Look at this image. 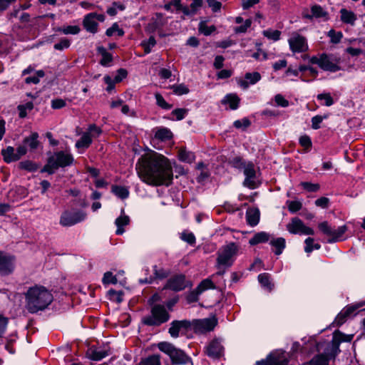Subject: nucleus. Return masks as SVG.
Segmentation results:
<instances>
[{
	"label": "nucleus",
	"mask_w": 365,
	"mask_h": 365,
	"mask_svg": "<svg viewBox=\"0 0 365 365\" xmlns=\"http://www.w3.org/2000/svg\"><path fill=\"white\" fill-rule=\"evenodd\" d=\"M240 98L236 94H227L222 100V103L224 105L228 104L230 108L236 110L239 106Z\"/></svg>",
	"instance_id": "nucleus-30"
},
{
	"label": "nucleus",
	"mask_w": 365,
	"mask_h": 365,
	"mask_svg": "<svg viewBox=\"0 0 365 365\" xmlns=\"http://www.w3.org/2000/svg\"><path fill=\"white\" fill-rule=\"evenodd\" d=\"M287 230L292 234L302 233L311 235L314 234L313 229L305 226L302 220L298 217L292 219L291 222L287 225Z\"/></svg>",
	"instance_id": "nucleus-17"
},
{
	"label": "nucleus",
	"mask_w": 365,
	"mask_h": 365,
	"mask_svg": "<svg viewBox=\"0 0 365 365\" xmlns=\"http://www.w3.org/2000/svg\"><path fill=\"white\" fill-rule=\"evenodd\" d=\"M364 305H365V302H360V303L354 304V305L346 307V309H344L343 311L345 313L344 314L346 315L348 317L351 314H353L357 309L363 307Z\"/></svg>",
	"instance_id": "nucleus-60"
},
{
	"label": "nucleus",
	"mask_w": 365,
	"mask_h": 365,
	"mask_svg": "<svg viewBox=\"0 0 365 365\" xmlns=\"http://www.w3.org/2000/svg\"><path fill=\"white\" fill-rule=\"evenodd\" d=\"M258 280L263 287H266L269 290L272 289L274 285L271 284L269 281V276L267 273L260 274L258 276Z\"/></svg>",
	"instance_id": "nucleus-44"
},
{
	"label": "nucleus",
	"mask_w": 365,
	"mask_h": 365,
	"mask_svg": "<svg viewBox=\"0 0 365 365\" xmlns=\"http://www.w3.org/2000/svg\"><path fill=\"white\" fill-rule=\"evenodd\" d=\"M286 241L283 237H278L272 239L270 241V245L274 247V254L279 255L282 253L283 250L285 248Z\"/></svg>",
	"instance_id": "nucleus-32"
},
{
	"label": "nucleus",
	"mask_w": 365,
	"mask_h": 365,
	"mask_svg": "<svg viewBox=\"0 0 365 365\" xmlns=\"http://www.w3.org/2000/svg\"><path fill=\"white\" fill-rule=\"evenodd\" d=\"M274 101L277 106L282 108H287L289 105V101L282 94H277L274 96Z\"/></svg>",
	"instance_id": "nucleus-55"
},
{
	"label": "nucleus",
	"mask_w": 365,
	"mask_h": 365,
	"mask_svg": "<svg viewBox=\"0 0 365 365\" xmlns=\"http://www.w3.org/2000/svg\"><path fill=\"white\" fill-rule=\"evenodd\" d=\"M238 251V246L235 242H230L222 247L220 252H218L217 262L218 267L223 265L229 267L232 264V257L235 256Z\"/></svg>",
	"instance_id": "nucleus-8"
},
{
	"label": "nucleus",
	"mask_w": 365,
	"mask_h": 365,
	"mask_svg": "<svg viewBox=\"0 0 365 365\" xmlns=\"http://www.w3.org/2000/svg\"><path fill=\"white\" fill-rule=\"evenodd\" d=\"M87 356L94 361H99L108 355V352L104 350H97L89 349L86 352Z\"/></svg>",
	"instance_id": "nucleus-33"
},
{
	"label": "nucleus",
	"mask_w": 365,
	"mask_h": 365,
	"mask_svg": "<svg viewBox=\"0 0 365 365\" xmlns=\"http://www.w3.org/2000/svg\"><path fill=\"white\" fill-rule=\"evenodd\" d=\"M197 288L199 290H200L201 292H202L203 291H205L209 288L214 289V288H215V286L214 283L212 282V280H210L209 279H206L202 280L198 284Z\"/></svg>",
	"instance_id": "nucleus-51"
},
{
	"label": "nucleus",
	"mask_w": 365,
	"mask_h": 365,
	"mask_svg": "<svg viewBox=\"0 0 365 365\" xmlns=\"http://www.w3.org/2000/svg\"><path fill=\"white\" fill-rule=\"evenodd\" d=\"M19 165L21 168L29 171H34L37 169L36 165L30 160L22 161Z\"/></svg>",
	"instance_id": "nucleus-59"
},
{
	"label": "nucleus",
	"mask_w": 365,
	"mask_h": 365,
	"mask_svg": "<svg viewBox=\"0 0 365 365\" xmlns=\"http://www.w3.org/2000/svg\"><path fill=\"white\" fill-rule=\"evenodd\" d=\"M329 352H330V349L327 347L324 353L313 356L308 362L309 365H329V360L335 359V357H330Z\"/></svg>",
	"instance_id": "nucleus-21"
},
{
	"label": "nucleus",
	"mask_w": 365,
	"mask_h": 365,
	"mask_svg": "<svg viewBox=\"0 0 365 365\" xmlns=\"http://www.w3.org/2000/svg\"><path fill=\"white\" fill-rule=\"evenodd\" d=\"M103 282V284H115L118 282V280L116 277L114 276L111 272H107L104 274Z\"/></svg>",
	"instance_id": "nucleus-54"
},
{
	"label": "nucleus",
	"mask_w": 365,
	"mask_h": 365,
	"mask_svg": "<svg viewBox=\"0 0 365 365\" xmlns=\"http://www.w3.org/2000/svg\"><path fill=\"white\" fill-rule=\"evenodd\" d=\"M170 314L163 305L155 304L151 307L150 314L142 319L143 324L150 327H159L170 319Z\"/></svg>",
	"instance_id": "nucleus-5"
},
{
	"label": "nucleus",
	"mask_w": 365,
	"mask_h": 365,
	"mask_svg": "<svg viewBox=\"0 0 365 365\" xmlns=\"http://www.w3.org/2000/svg\"><path fill=\"white\" fill-rule=\"evenodd\" d=\"M310 63L317 64L322 70L329 72H336L341 69L339 61L331 55L322 53L319 56H314L310 58Z\"/></svg>",
	"instance_id": "nucleus-7"
},
{
	"label": "nucleus",
	"mask_w": 365,
	"mask_h": 365,
	"mask_svg": "<svg viewBox=\"0 0 365 365\" xmlns=\"http://www.w3.org/2000/svg\"><path fill=\"white\" fill-rule=\"evenodd\" d=\"M261 75L258 72L247 73L243 80H240L238 83L243 89H247L250 85H254L259 81Z\"/></svg>",
	"instance_id": "nucleus-22"
},
{
	"label": "nucleus",
	"mask_w": 365,
	"mask_h": 365,
	"mask_svg": "<svg viewBox=\"0 0 365 365\" xmlns=\"http://www.w3.org/2000/svg\"><path fill=\"white\" fill-rule=\"evenodd\" d=\"M270 239V235L265 232H260L256 233L253 237H252L249 243L250 245H256L259 243L267 242Z\"/></svg>",
	"instance_id": "nucleus-31"
},
{
	"label": "nucleus",
	"mask_w": 365,
	"mask_h": 365,
	"mask_svg": "<svg viewBox=\"0 0 365 365\" xmlns=\"http://www.w3.org/2000/svg\"><path fill=\"white\" fill-rule=\"evenodd\" d=\"M105 21V16L102 14L89 13L84 16L83 25L84 29L92 34L98 31V21Z\"/></svg>",
	"instance_id": "nucleus-14"
},
{
	"label": "nucleus",
	"mask_w": 365,
	"mask_h": 365,
	"mask_svg": "<svg viewBox=\"0 0 365 365\" xmlns=\"http://www.w3.org/2000/svg\"><path fill=\"white\" fill-rule=\"evenodd\" d=\"M251 25L252 20L246 19L242 25L235 27L234 29V31L236 34H243L247 31V29L251 26Z\"/></svg>",
	"instance_id": "nucleus-53"
},
{
	"label": "nucleus",
	"mask_w": 365,
	"mask_h": 365,
	"mask_svg": "<svg viewBox=\"0 0 365 365\" xmlns=\"http://www.w3.org/2000/svg\"><path fill=\"white\" fill-rule=\"evenodd\" d=\"M136 170L144 182H148L150 180L151 182H163L170 181L173 178L170 162L163 155L140 158Z\"/></svg>",
	"instance_id": "nucleus-1"
},
{
	"label": "nucleus",
	"mask_w": 365,
	"mask_h": 365,
	"mask_svg": "<svg viewBox=\"0 0 365 365\" xmlns=\"http://www.w3.org/2000/svg\"><path fill=\"white\" fill-rule=\"evenodd\" d=\"M178 159L186 163H192L195 160V155L193 152L187 150L185 148H180L178 151Z\"/></svg>",
	"instance_id": "nucleus-29"
},
{
	"label": "nucleus",
	"mask_w": 365,
	"mask_h": 365,
	"mask_svg": "<svg viewBox=\"0 0 365 365\" xmlns=\"http://www.w3.org/2000/svg\"><path fill=\"white\" fill-rule=\"evenodd\" d=\"M281 34L280 31L272 29H268L262 31V34L264 37L274 41H277L280 39Z\"/></svg>",
	"instance_id": "nucleus-35"
},
{
	"label": "nucleus",
	"mask_w": 365,
	"mask_h": 365,
	"mask_svg": "<svg viewBox=\"0 0 365 365\" xmlns=\"http://www.w3.org/2000/svg\"><path fill=\"white\" fill-rule=\"evenodd\" d=\"M115 34H117L118 36H123L124 35V31L122 29L119 28V26L117 23H114L110 28H108L106 34L108 36H112Z\"/></svg>",
	"instance_id": "nucleus-43"
},
{
	"label": "nucleus",
	"mask_w": 365,
	"mask_h": 365,
	"mask_svg": "<svg viewBox=\"0 0 365 365\" xmlns=\"http://www.w3.org/2000/svg\"><path fill=\"white\" fill-rule=\"evenodd\" d=\"M223 346L217 339H215L210 342L206 349L207 354L213 359H218L223 354Z\"/></svg>",
	"instance_id": "nucleus-19"
},
{
	"label": "nucleus",
	"mask_w": 365,
	"mask_h": 365,
	"mask_svg": "<svg viewBox=\"0 0 365 365\" xmlns=\"http://www.w3.org/2000/svg\"><path fill=\"white\" fill-rule=\"evenodd\" d=\"M103 133L102 129L96 124L88 125L87 130L83 132L81 138L76 142L75 147L83 153L93 143V138H98Z\"/></svg>",
	"instance_id": "nucleus-6"
},
{
	"label": "nucleus",
	"mask_w": 365,
	"mask_h": 365,
	"mask_svg": "<svg viewBox=\"0 0 365 365\" xmlns=\"http://www.w3.org/2000/svg\"><path fill=\"white\" fill-rule=\"evenodd\" d=\"M191 328V323L190 321L188 320H182V321H178L175 320L173 321L171 324L170 327L169 329V334L173 337H178L179 336V332L181 329H184L185 330H187Z\"/></svg>",
	"instance_id": "nucleus-20"
},
{
	"label": "nucleus",
	"mask_w": 365,
	"mask_h": 365,
	"mask_svg": "<svg viewBox=\"0 0 365 365\" xmlns=\"http://www.w3.org/2000/svg\"><path fill=\"white\" fill-rule=\"evenodd\" d=\"M66 106V101L61 98H56L51 101L53 109H61Z\"/></svg>",
	"instance_id": "nucleus-61"
},
{
	"label": "nucleus",
	"mask_w": 365,
	"mask_h": 365,
	"mask_svg": "<svg viewBox=\"0 0 365 365\" xmlns=\"http://www.w3.org/2000/svg\"><path fill=\"white\" fill-rule=\"evenodd\" d=\"M14 257L0 251V274L8 275L14 269Z\"/></svg>",
	"instance_id": "nucleus-18"
},
{
	"label": "nucleus",
	"mask_w": 365,
	"mask_h": 365,
	"mask_svg": "<svg viewBox=\"0 0 365 365\" xmlns=\"http://www.w3.org/2000/svg\"><path fill=\"white\" fill-rule=\"evenodd\" d=\"M255 365H288V360L287 359H284L277 361L274 360L272 362L267 360H262L257 361Z\"/></svg>",
	"instance_id": "nucleus-49"
},
{
	"label": "nucleus",
	"mask_w": 365,
	"mask_h": 365,
	"mask_svg": "<svg viewBox=\"0 0 365 365\" xmlns=\"http://www.w3.org/2000/svg\"><path fill=\"white\" fill-rule=\"evenodd\" d=\"M189 285L186 280L185 275L175 274L170 277L166 282L164 289H170L174 292H180L185 289Z\"/></svg>",
	"instance_id": "nucleus-15"
},
{
	"label": "nucleus",
	"mask_w": 365,
	"mask_h": 365,
	"mask_svg": "<svg viewBox=\"0 0 365 365\" xmlns=\"http://www.w3.org/2000/svg\"><path fill=\"white\" fill-rule=\"evenodd\" d=\"M155 138L161 141H167L173 138V133L168 128H158L155 133Z\"/></svg>",
	"instance_id": "nucleus-28"
},
{
	"label": "nucleus",
	"mask_w": 365,
	"mask_h": 365,
	"mask_svg": "<svg viewBox=\"0 0 365 365\" xmlns=\"http://www.w3.org/2000/svg\"><path fill=\"white\" fill-rule=\"evenodd\" d=\"M354 337L353 334H345L339 330L333 333V338L331 343L327 346L330 349L329 352L330 357H336L340 352L339 345L341 342H350Z\"/></svg>",
	"instance_id": "nucleus-9"
},
{
	"label": "nucleus",
	"mask_w": 365,
	"mask_h": 365,
	"mask_svg": "<svg viewBox=\"0 0 365 365\" xmlns=\"http://www.w3.org/2000/svg\"><path fill=\"white\" fill-rule=\"evenodd\" d=\"M247 163V162L244 161L240 157H235L229 162L232 167L242 170Z\"/></svg>",
	"instance_id": "nucleus-46"
},
{
	"label": "nucleus",
	"mask_w": 365,
	"mask_h": 365,
	"mask_svg": "<svg viewBox=\"0 0 365 365\" xmlns=\"http://www.w3.org/2000/svg\"><path fill=\"white\" fill-rule=\"evenodd\" d=\"M173 92L178 96L187 94L189 93V88L183 83L174 85L172 86Z\"/></svg>",
	"instance_id": "nucleus-47"
},
{
	"label": "nucleus",
	"mask_w": 365,
	"mask_h": 365,
	"mask_svg": "<svg viewBox=\"0 0 365 365\" xmlns=\"http://www.w3.org/2000/svg\"><path fill=\"white\" fill-rule=\"evenodd\" d=\"M247 222L250 226H255L259 221V211L257 208L248 209L246 212Z\"/></svg>",
	"instance_id": "nucleus-26"
},
{
	"label": "nucleus",
	"mask_w": 365,
	"mask_h": 365,
	"mask_svg": "<svg viewBox=\"0 0 365 365\" xmlns=\"http://www.w3.org/2000/svg\"><path fill=\"white\" fill-rule=\"evenodd\" d=\"M98 50L102 55V58L100 62L101 64L103 66H108L113 60L111 54L103 47H99Z\"/></svg>",
	"instance_id": "nucleus-36"
},
{
	"label": "nucleus",
	"mask_w": 365,
	"mask_h": 365,
	"mask_svg": "<svg viewBox=\"0 0 365 365\" xmlns=\"http://www.w3.org/2000/svg\"><path fill=\"white\" fill-rule=\"evenodd\" d=\"M26 308L29 313L34 314L44 310L53 302L52 294L44 287L36 285L30 287L24 294Z\"/></svg>",
	"instance_id": "nucleus-2"
},
{
	"label": "nucleus",
	"mask_w": 365,
	"mask_h": 365,
	"mask_svg": "<svg viewBox=\"0 0 365 365\" xmlns=\"http://www.w3.org/2000/svg\"><path fill=\"white\" fill-rule=\"evenodd\" d=\"M234 126L238 129H246L250 125V121L247 118L237 120L233 123Z\"/></svg>",
	"instance_id": "nucleus-57"
},
{
	"label": "nucleus",
	"mask_w": 365,
	"mask_h": 365,
	"mask_svg": "<svg viewBox=\"0 0 365 365\" xmlns=\"http://www.w3.org/2000/svg\"><path fill=\"white\" fill-rule=\"evenodd\" d=\"M314 238L308 237L305 240L306 246L304 247V251L307 253L312 252L314 249L319 250L321 247V245L319 243H314Z\"/></svg>",
	"instance_id": "nucleus-45"
},
{
	"label": "nucleus",
	"mask_w": 365,
	"mask_h": 365,
	"mask_svg": "<svg viewBox=\"0 0 365 365\" xmlns=\"http://www.w3.org/2000/svg\"><path fill=\"white\" fill-rule=\"evenodd\" d=\"M26 153L27 148H26L25 145H19L16 149L12 146H8L1 150L4 160L7 163L19 160Z\"/></svg>",
	"instance_id": "nucleus-13"
},
{
	"label": "nucleus",
	"mask_w": 365,
	"mask_h": 365,
	"mask_svg": "<svg viewBox=\"0 0 365 365\" xmlns=\"http://www.w3.org/2000/svg\"><path fill=\"white\" fill-rule=\"evenodd\" d=\"M202 0H192L190 5V8L194 14H196L197 11L202 6Z\"/></svg>",
	"instance_id": "nucleus-64"
},
{
	"label": "nucleus",
	"mask_w": 365,
	"mask_h": 365,
	"mask_svg": "<svg viewBox=\"0 0 365 365\" xmlns=\"http://www.w3.org/2000/svg\"><path fill=\"white\" fill-rule=\"evenodd\" d=\"M155 45L156 40L153 36H150L148 40H144L141 42V46L143 47L145 54L150 53Z\"/></svg>",
	"instance_id": "nucleus-37"
},
{
	"label": "nucleus",
	"mask_w": 365,
	"mask_h": 365,
	"mask_svg": "<svg viewBox=\"0 0 365 365\" xmlns=\"http://www.w3.org/2000/svg\"><path fill=\"white\" fill-rule=\"evenodd\" d=\"M73 162V155L68 151H57L53 153L48 159L43 171L52 174L59 168L70 166Z\"/></svg>",
	"instance_id": "nucleus-4"
},
{
	"label": "nucleus",
	"mask_w": 365,
	"mask_h": 365,
	"mask_svg": "<svg viewBox=\"0 0 365 365\" xmlns=\"http://www.w3.org/2000/svg\"><path fill=\"white\" fill-rule=\"evenodd\" d=\"M317 99L324 101L323 105L326 106H331L334 104V100L330 93H321L317 96Z\"/></svg>",
	"instance_id": "nucleus-50"
},
{
	"label": "nucleus",
	"mask_w": 365,
	"mask_h": 365,
	"mask_svg": "<svg viewBox=\"0 0 365 365\" xmlns=\"http://www.w3.org/2000/svg\"><path fill=\"white\" fill-rule=\"evenodd\" d=\"M154 270V276L153 277L155 279H163L167 278L170 272L168 270H165L163 268L158 269L156 265L153 267Z\"/></svg>",
	"instance_id": "nucleus-42"
},
{
	"label": "nucleus",
	"mask_w": 365,
	"mask_h": 365,
	"mask_svg": "<svg viewBox=\"0 0 365 365\" xmlns=\"http://www.w3.org/2000/svg\"><path fill=\"white\" fill-rule=\"evenodd\" d=\"M202 292L197 287L186 296L187 302L190 304L198 301V297Z\"/></svg>",
	"instance_id": "nucleus-48"
},
{
	"label": "nucleus",
	"mask_w": 365,
	"mask_h": 365,
	"mask_svg": "<svg viewBox=\"0 0 365 365\" xmlns=\"http://www.w3.org/2000/svg\"><path fill=\"white\" fill-rule=\"evenodd\" d=\"M158 349L168 354L175 365H193L192 361L182 350L177 349L171 343L163 341L158 344Z\"/></svg>",
	"instance_id": "nucleus-3"
},
{
	"label": "nucleus",
	"mask_w": 365,
	"mask_h": 365,
	"mask_svg": "<svg viewBox=\"0 0 365 365\" xmlns=\"http://www.w3.org/2000/svg\"><path fill=\"white\" fill-rule=\"evenodd\" d=\"M207 4L211 8L213 12L220 11L222 7V4L217 0H207Z\"/></svg>",
	"instance_id": "nucleus-63"
},
{
	"label": "nucleus",
	"mask_w": 365,
	"mask_h": 365,
	"mask_svg": "<svg viewBox=\"0 0 365 365\" xmlns=\"http://www.w3.org/2000/svg\"><path fill=\"white\" fill-rule=\"evenodd\" d=\"M289 49L293 53H303L309 49L307 38L297 32H293L288 39Z\"/></svg>",
	"instance_id": "nucleus-10"
},
{
	"label": "nucleus",
	"mask_w": 365,
	"mask_h": 365,
	"mask_svg": "<svg viewBox=\"0 0 365 365\" xmlns=\"http://www.w3.org/2000/svg\"><path fill=\"white\" fill-rule=\"evenodd\" d=\"M86 217V213L82 210H78L73 213L65 211L61 217L60 223L63 226H72L83 221Z\"/></svg>",
	"instance_id": "nucleus-16"
},
{
	"label": "nucleus",
	"mask_w": 365,
	"mask_h": 365,
	"mask_svg": "<svg viewBox=\"0 0 365 365\" xmlns=\"http://www.w3.org/2000/svg\"><path fill=\"white\" fill-rule=\"evenodd\" d=\"M305 19H312L313 18L327 19L328 13L319 5L315 4L311 7V14H304Z\"/></svg>",
	"instance_id": "nucleus-23"
},
{
	"label": "nucleus",
	"mask_w": 365,
	"mask_h": 365,
	"mask_svg": "<svg viewBox=\"0 0 365 365\" xmlns=\"http://www.w3.org/2000/svg\"><path fill=\"white\" fill-rule=\"evenodd\" d=\"M341 21L347 24L354 25L356 21V15L351 11L346 9H341L340 10Z\"/></svg>",
	"instance_id": "nucleus-27"
},
{
	"label": "nucleus",
	"mask_w": 365,
	"mask_h": 365,
	"mask_svg": "<svg viewBox=\"0 0 365 365\" xmlns=\"http://www.w3.org/2000/svg\"><path fill=\"white\" fill-rule=\"evenodd\" d=\"M38 134L36 132L32 133L29 136L26 137L23 140V144L21 145H25V147H29L31 151L36 150L39 145V141L38 140Z\"/></svg>",
	"instance_id": "nucleus-25"
},
{
	"label": "nucleus",
	"mask_w": 365,
	"mask_h": 365,
	"mask_svg": "<svg viewBox=\"0 0 365 365\" xmlns=\"http://www.w3.org/2000/svg\"><path fill=\"white\" fill-rule=\"evenodd\" d=\"M200 31L205 36L210 35L213 31H215V26H208L205 24L200 23L199 26Z\"/></svg>",
	"instance_id": "nucleus-58"
},
{
	"label": "nucleus",
	"mask_w": 365,
	"mask_h": 365,
	"mask_svg": "<svg viewBox=\"0 0 365 365\" xmlns=\"http://www.w3.org/2000/svg\"><path fill=\"white\" fill-rule=\"evenodd\" d=\"M190 323L195 332L204 333L214 329L217 324V319L213 316L203 319H194Z\"/></svg>",
	"instance_id": "nucleus-11"
},
{
	"label": "nucleus",
	"mask_w": 365,
	"mask_h": 365,
	"mask_svg": "<svg viewBox=\"0 0 365 365\" xmlns=\"http://www.w3.org/2000/svg\"><path fill=\"white\" fill-rule=\"evenodd\" d=\"M155 98L156 100V104L162 109L170 110L172 108V105L167 103L160 93H155Z\"/></svg>",
	"instance_id": "nucleus-41"
},
{
	"label": "nucleus",
	"mask_w": 365,
	"mask_h": 365,
	"mask_svg": "<svg viewBox=\"0 0 365 365\" xmlns=\"http://www.w3.org/2000/svg\"><path fill=\"white\" fill-rule=\"evenodd\" d=\"M187 110L185 108H177L171 112V115H173L176 120H181L186 116Z\"/></svg>",
	"instance_id": "nucleus-52"
},
{
	"label": "nucleus",
	"mask_w": 365,
	"mask_h": 365,
	"mask_svg": "<svg viewBox=\"0 0 365 365\" xmlns=\"http://www.w3.org/2000/svg\"><path fill=\"white\" fill-rule=\"evenodd\" d=\"M58 31L63 33V34H78L81 31V28L78 26H64L58 29Z\"/></svg>",
	"instance_id": "nucleus-39"
},
{
	"label": "nucleus",
	"mask_w": 365,
	"mask_h": 365,
	"mask_svg": "<svg viewBox=\"0 0 365 365\" xmlns=\"http://www.w3.org/2000/svg\"><path fill=\"white\" fill-rule=\"evenodd\" d=\"M327 36L330 38V43L336 44L339 43L343 38V34L341 31H336L334 29H331L328 31Z\"/></svg>",
	"instance_id": "nucleus-38"
},
{
	"label": "nucleus",
	"mask_w": 365,
	"mask_h": 365,
	"mask_svg": "<svg viewBox=\"0 0 365 365\" xmlns=\"http://www.w3.org/2000/svg\"><path fill=\"white\" fill-rule=\"evenodd\" d=\"M318 227L324 234L331 237L327 240L328 243L337 242L347 230L346 225L341 226L337 230H333L326 221L319 223Z\"/></svg>",
	"instance_id": "nucleus-12"
},
{
	"label": "nucleus",
	"mask_w": 365,
	"mask_h": 365,
	"mask_svg": "<svg viewBox=\"0 0 365 365\" xmlns=\"http://www.w3.org/2000/svg\"><path fill=\"white\" fill-rule=\"evenodd\" d=\"M181 239L190 245H193L195 242V237L192 232H182Z\"/></svg>",
	"instance_id": "nucleus-62"
},
{
	"label": "nucleus",
	"mask_w": 365,
	"mask_h": 365,
	"mask_svg": "<svg viewBox=\"0 0 365 365\" xmlns=\"http://www.w3.org/2000/svg\"><path fill=\"white\" fill-rule=\"evenodd\" d=\"M111 191L117 197L123 200L128 197L129 195L128 189L125 187L121 185H113L111 187Z\"/></svg>",
	"instance_id": "nucleus-34"
},
{
	"label": "nucleus",
	"mask_w": 365,
	"mask_h": 365,
	"mask_svg": "<svg viewBox=\"0 0 365 365\" xmlns=\"http://www.w3.org/2000/svg\"><path fill=\"white\" fill-rule=\"evenodd\" d=\"M140 365H161L160 357L157 354L151 355L142 361Z\"/></svg>",
	"instance_id": "nucleus-40"
},
{
	"label": "nucleus",
	"mask_w": 365,
	"mask_h": 365,
	"mask_svg": "<svg viewBox=\"0 0 365 365\" xmlns=\"http://www.w3.org/2000/svg\"><path fill=\"white\" fill-rule=\"evenodd\" d=\"M71 45L70 40L67 38H62L58 43L54 44L53 48L56 50L62 51L63 49L68 48Z\"/></svg>",
	"instance_id": "nucleus-56"
},
{
	"label": "nucleus",
	"mask_w": 365,
	"mask_h": 365,
	"mask_svg": "<svg viewBox=\"0 0 365 365\" xmlns=\"http://www.w3.org/2000/svg\"><path fill=\"white\" fill-rule=\"evenodd\" d=\"M242 170L245 176L244 182H254L257 174L255 165L252 162H247Z\"/></svg>",
	"instance_id": "nucleus-24"
}]
</instances>
